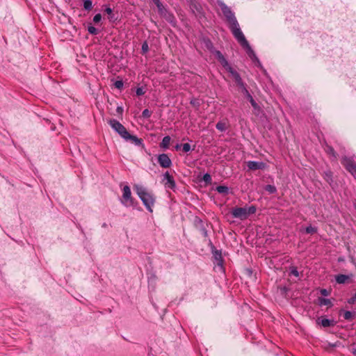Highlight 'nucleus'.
Segmentation results:
<instances>
[{
  "instance_id": "obj_1",
  "label": "nucleus",
  "mask_w": 356,
  "mask_h": 356,
  "mask_svg": "<svg viewBox=\"0 0 356 356\" xmlns=\"http://www.w3.org/2000/svg\"><path fill=\"white\" fill-rule=\"evenodd\" d=\"M217 3L220 8L224 17L229 24V29L231 31L233 36L241 33L242 31L240 28L234 13L222 0H218Z\"/></svg>"
},
{
  "instance_id": "obj_2",
  "label": "nucleus",
  "mask_w": 356,
  "mask_h": 356,
  "mask_svg": "<svg viewBox=\"0 0 356 356\" xmlns=\"http://www.w3.org/2000/svg\"><path fill=\"white\" fill-rule=\"evenodd\" d=\"M134 191L136 192L138 197L149 212H152V207L156 202V197L152 193L147 191L146 188L141 185L135 184Z\"/></svg>"
},
{
  "instance_id": "obj_3",
  "label": "nucleus",
  "mask_w": 356,
  "mask_h": 356,
  "mask_svg": "<svg viewBox=\"0 0 356 356\" xmlns=\"http://www.w3.org/2000/svg\"><path fill=\"white\" fill-rule=\"evenodd\" d=\"M234 37L238 41V42L241 44V46L243 49H245L248 56L252 60V62L255 64V65L260 68H263L260 60H259L255 52L252 49L249 42L246 40L243 33L241 31V33H238L237 35H234Z\"/></svg>"
},
{
  "instance_id": "obj_4",
  "label": "nucleus",
  "mask_w": 356,
  "mask_h": 356,
  "mask_svg": "<svg viewBox=\"0 0 356 356\" xmlns=\"http://www.w3.org/2000/svg\"><path fill=\"white\" fill-rule=\"evenodd\" d=\"M120 202L126 207H132L134 209L142 211L141 207L139 206V202L132 197L131 188L129 186L126 185L122 188V197Z\"/></svg>"
},
{
  "instance_id": "obj_5",
  "label": "nucleus",
  "mask_w": 356,
  "mask_h": 356,
  "mask_svg": "<svg viewBox=\"0 0 356 356\" xmlns=\"http://www.w3.org/2000/svg\"><path fill=\"white\" fill-rule=\"evenodd\" d=\"M189 8L193 14L199 19L205 17V13L201 3L197 0H188Z\"/></svg>"
},
{
  "instance_id": "obj_6",
  "label": "nucleus",
  "mask_w": 356,
  "mask_h": 356,
  "mask_svg": "<svg viewBox=\"0 0 356 356\" xmlns=\"http://www.w3.org/2000/svg\"><path fill=\"white\" fill-rule=\"evenodd\" d=\"M108 124L111 127L117 132L124 140L129 133L125 127L118 120L115 119H111L108 121Z\"/></svg>"
},
{
  "instance_id": "obj_7",
  "label": "nucleus",
  "mask_w": 356,
  "mask_h": 356,
  "mask_svg": "<svg viewBox=\"0 0 356 356\" xmlns=\"http://www.w3.org/2000/svg\"><path fill=\"white\" fill-rule=\"evenodd\" d=\"M341 163L348 172L356 177V163L353 158L345 156L341 160Z\"/></svg>"
},
{
  "instance_id": "obj_8",
  "label": "nucleus",
  "mask_w": 356,
  "mask_h": 356,
  "mask_svg": "<svg viewBox=\"0 0 356 356\" xmlns=\"http://www.w3.org/2000/svg\"><path fill=\"white\" fill-rule=\"evenodd\" d=\"M211 252L212 254L213 264L219 267L220 270H224V259L222 256V250L216 249Z\"/></svg>"
},
{
  "instance_id": "obj_9",
  "label": "nucleus",
  "mask_w": 356,
  "mask_h": 356,
  "mask_svg": "<svg viewBox=\"0 0 356 356\" xmlns=\"http://www.w3.org/2000/svg\"><path fill=\"white\" fill-rule=\"evenodd\" d=\"M213 55L215 56L218 63L226 71L229 72L233 69L227 58L224 56L220 51L218 50V51H216Z\"/></svg>"
},
{
  "instance_id": "obj_10",
  "label": "nucleus",
  "mask_w": 356,
  "mask_h": 356,
  "mask_svg": "<svg viewBox=\"0 0 356 356\" xmlns=\"http://www.w3.org/2000/svg\"><path fill=\"white\" fill-rule=\"evenodd\" d=\"M157 161L159 165L163 168H169L172 163L167 154L162 153L158 155Z\"/></svg>"
},
{
  "instance_id": "obj_11",
  "label": "nucleus",
  "mask_w": 356,
  "mask_h": 356,
  "mask_svg": "<svg viewBox=\"0 0 356 356\" xmlns=\"http://www.w3.org/2000/svg\"><path fill=\"white\" fill-rule=\"evenodd\" d=\"M247 167L249 170L254 171L257 170H265L268 168V165L263 161H248L247 162Z\"/></svg>"
},
{
  "instance_id": "obj_12",
  "label": "nucleus",
  "mask_w": 356,
  "mask_h": 356,
  "mask_svg": "<svg viewBox=\"0 0 356 356\" xmlns=\"http://www.w3.org/2000/svg\"><path fill=\"white\" fill-rule=\"evenodd\" d=\"M316 323L317 325H321L323 327H330L337 324V321L334 319L327 318L325 316L317 318Z\"/></svg>"
},
{
  "instance_id": "obj_13",
  "label": "nucleus",
  "mask_w": 356,
  "mask_h": 356,
  "mask_svg": "<svg viewBox=\"0 0 356 356\" xmlns=\"http://www.w3.org/2000/svg\"><path fill=\"white\" fill-rule=\"evenodd\" d=\"M233 218H238L241 220L248 218L246 213V207H235L232 211Z\"/></svg>"
},
{
  "instance_id": "obj_14",
  "label": "nucleus",
  "mask_w": 356,
  "mask_h": 356,
  "mask_svg": "<svg viewBox=\"0 0 356 356\" xmlns=\"http://www.w3.org/2000/svg\"><path fill=\"white\" fill-rule=\"evenodd\" d=\"M200 40L201 42L204 45L205 48L208 51H209V52L211 54H212L213 55L216 53V51H218L214 47L211 40L209 37L205 36V35H202L200 37Z\"/></svg>"
},
{
  "instance_id": "obj_15",
  "label": "nucleus",
  "mask_w": 356,
  "mask_h": 356,
  "mask_svg": "<svg viewBox=\"0 0 356 356\" xmlns=\"http://www.w3.org/2000/svg\"><path fill=\"white\" fill-rule=\"evenodd\" d=\"M194 226L196 229H197L203 235L204 237L208 236V232L207 228L205 227L202 220L198 217L195 216L194 218Z\"/></svg>"
},
{
  "instance_id": "obj_16",
  "label": "nucleus",
  "mask_w": 356,
  "mask_h": 356,
  "mask_svg": "<svg viewBox=\"0 0 356 356\" xmlns=\"http://www.w3.org/2000/svg\"><path fill=\"white\" fill-rule=\"evenodd\" d=\"M104 13L108 15V19L110 22L115 23L118 20L119 16L118 12L114 13L109 5H104Z\"/></svg>"
},
{
  "instance_id": "obj_17",
  "label": "nucleus",
  "mask_w": 356,
  "mask_h": 356,
  "mask_svg": "<svg viewBox=\"0 0 356 356\" xmlns=\"http://www.w3.org/2000/svg\"><path fill=\"white\" fill-rule=\"evenodd\" d=\"M126 141H130L134 143L136 146L145 147V145L143 143V140L142 138H138L135 135H132L130 133L128 134L126 138L124 139Z\"/></svg>"
},
{
  "instance_id": "obj_18",
  "label": "nucleus",
  "mask_w": 356,
  "mask_h": 356,
  "mask_svg": "<svg viewBox=\"0 0 356 356\" xmlns=\"http://www.w3.org/2000/svg\"><path fill=\"white\" fill-rule=\"evenodd\" d=\"M164 179L166 180L165 186L166 188H170L172 190H175L176 188V183L173 178V177L170 175V173L167 171L163 175Z\"/></svg>"
},
{
  "instance_id": "obj_19",
  "label": "nucleus",
  "mask_w": 356,
  "mask_h": 356,
  "mask_svg": "<svg viewBox=\"0 0 356 356\" xmlns=\"http://www.w3.org/2000/svg\"><path fill=\"white\" fill-rule=\"evenodd\" d=\"M172 27L175 28L177 26V21L174 14L168 10L162 16Z\"/></svg>"
},
{
  "instance_id": "obj_20",
  "label": "nucleus",
  "mask_w": 356,
  "mask_h": 356,
  "mask_svg": "<svg viewBox=\"0 0 356 356\" xmlns=\"http://www.w3.org/2000/svg\"><path fill=\"white\" fill-rule=\"evenodd\" d=\"M245 97L250 102L251 106L253 107L254 110H260V106L254 99L251 94L248 90H245L244 93H243Z\"/></svg>"
},
{
  "instance_id": "obj_21",
  "label": "nucleus",
  "mask_w": 356,
  "mask_h": 356,
  "mask_svg": "<svg viewBox=\"0 0 356 356\" xmlns=\"http://www.w3.org/2000/svg\"><path fill=\"white\" fill-rule=\"evenodd\" d=\"M350 275L338 274L335 276V281L337 284H345L351 277Z\"/></svg>"
},
{
  "instance_id": "obj_22",
  "label": "nucleus",
  "mask_w": 356,
  "mask_h": 356,
  "mask_svg": "<svg viewBox=\"0 0 356 356\" xmlns=\"http://www.w3.org/2000/svg\"><path fill=\"white\" fill-rule=\"evenodd\" d=\"M339 315H343V318L346 321H352L355 316V312L351 311H345L343 309L339 310Z\"/></svg>"
},
{
  "instance_id": "obj_23",
  "label": "nucleus",
  "mask_w": 356,
  "mask_h": 356,
  "mask_svg": "<svg viewBox=\"0 0 356 356\" xmlns=\"http://www.w3.org/2000/svg\"><path fill=\"white\" fill-rule=\"evenodd\" d=\"M323 177L325 181L327 182L330 186H332V184L334 183L333 172L330 170L325 171Z\"/></svg>"
},
{
  "instance_id": "obj_24",
  "label": "nucleus",
  "mask_w": 356,
  "mask_h": 356,
  "mask_svg": "<svg viewBox=\"0 0 356 356\" xmlns=\"http://www.w3.org/2000/svg\"><path fill=\"white\" fill-rule=\"evenodd\" d=\"M229 73L234 79L236 85H238L239 83L243 81L240 74L235 70L232 69L231 71L229 72Z\"/></svg>"
},
{
  "instance_id": "obj_25",
  "label": "nucleus",
  "mask_w": 356,
  "mask_h": 356,
  "mask_svg": "<svg viewBox=\"0 0 356 356\" xmlns=\"http://www.w3.org/2000/svg\"><path fill=\"white\" fill-rule=\"evenodd\" d=\"M229 73L234 79L236 85H238L239 83L243 81L240 74L235 70L232 69L231 71L229 72Z\"/></svg>"
},
{
  "instance_id": "obj_26",
  "label": "nucleus",
  "mask_w": 356,
  "mask_h": 356,
  "mask_svg": "<svg viewBox=\"0 0 356 356\" xmlns=\"http://www.w3.org/2000/svg\"><path fill=\"white\" fill-rule=\"evenodd\" d=\"M318 302L320 306L326 305L328 307H332L334 305L330 299L325 298L323 297H319L318 298Z\"/></svg>"
},
{
  "instance_id": "obj_27",
  "label": "nucleus",
  "mask_w": 356,
  "mask_h": 356,
  "mask_svg": "<svg viewBox=\"0 0 356 356\" xmlns=\"http://www.w3.org/2000/svg\"><path fill=\"white\" fill-rule=\"evenodd\" d=\"M215 190L220 194L228 195L229 193V188L225 185H219L216 187Z\"/></svg>"
},
{
  "instance_id": "obj_28",
  "label": "nucleus",
  "mask_w": 356,
  "mask_h": 356,
  "mask_svg": "<svg viewBox=\"0 0 356 356\" xmlns=\"http://www.w3.org/2000/svg\"><path fill=\"white\" fill-rule=\"evenodd\" d=\"M170 140L171 138L169 136H165V137H163L161 143H160V147L163 149H168L170 146Z\"/></svg>"
},
{
  "instance_id": "obj_29",
  "label": "nucleus",
  "mask_w": 356,
  "mask_h": 356,
  "mask_svg": "<svg viewBox=\"0 0 356 356\" xmlns=\"http://www.w3.org/2000/svg\"><path fill=\"white\" fill-rule=\"evenodd\" d=\"M200 181H204L205 186H208L211 184L212 183V178L209 173L207 172L203 175V176L200 178Z\"/></svg>"
},
{
  "instance_id": "obj_30",
  "label": "nucleus",
  "mask_w": 356,
  "mask_h": 356,
  "mask_svg": "<svg viewBox=\"0 0 356 356\" xmlns=\"http://www.w3.org/2000/svg\"><path fill=\"white\" fill-rule=\"evenodd\" d=\"M83 9L86 11H90L92 8V0H82Z\"/></svg>"
},
{
  "instance_id": "obj_31",
  "label": "nucleus",
  "mask_w": 356,
  "mask_h": 356,
  "mask_svg": "<svg viewBox=\"0 0 356 356\" xmlns=\"http://www.w3.org/2000/svg\"><path fill=\"white\" fill-rule=\"evenodd\" d=\"M87 31L88 33L92 35H96L99 34V31L95 26H93L91 24H90L87 27Z\"/></svg>"
},
{
  "instance_id": "obj_32",
  "label": "nucleus",
  "mask_w": 356,
  "mask_h": 356,
  "mask_svg": "<svg viewBox=\"0 0 356 356\" xmlns=\"http://www.w3.org/2000/svg\"><path fill=\"white\" fill-rule=\"evenodd\" d=\"M325 151L327 154L332 156L334 159L337 158V154L332 146L327 145Z\"/></svg>"
},
{
  "instance_id": "obj_33",
  "label": "nucleus",
  "mask_w": 356,
  "mask_h": 356,
  "mask_svg": "<svg viewBox=\"0 0 356 356\" xmlns=\"http://www.w3.org/2000/svg\"><path fill=\"white\" fill-rule=\"evenodd\" d=\"M265 191L268 192L270 194H274L277 192V188L274 185L267 184L264 186Z\"/></svg>"
},
{
  "instance_id": "obj_34",
  "label": "nucleus",
  "mask_w": 356,
  "mask_h": 356,
  "mask_svg": "<svg viewBox=\"0 0 356 356\" xmlns=\"http://www.w3.org/2000/svg\"><path fill=\"white\" fill-rule=\"evenodd\" d=\"M318 231V229L316 227H313L312 225H309L306 227L305 228V233L309 234H314L316 233Z\"/></svg>"
},
{
  "instance_id": "obj_35",
  "label": "nucleus",
  "mask_w": 356,
  "mask_h": 356,
  "mask_svg": "<svg viewBox=\"0 0 356 356\" xmlns=\"http://www.w3.org/2000/svg\"><path fill=\"white\" fill-rule=\"evenodd\" d=\"M256 211L257 207L254 205H251L249 207H246L247 216L248 217L249 216L255 213Z\"/></svg>"
},
{
  "instance_id": "obj_36",
  "label": "nucleus",
  "mask_w": 356,
  "mask_h": 356,
  "mask_svg": "<svg viewBox=\"0 0 356 356\" xmlns=\"http://www.w3.org/2000/svg\"><path fill=\"white\" fill-rule=\"evenodd\" d=\"M216 128L218 131L223 132L226 130L225 123L220 121V122H217V124H216Z\"/></svg>"
},
{
  "instance_id": "obj_37",
  "label": "nucleus",
  "mask_w": 356,
  "mask_h": 356,
  "mask_svg": "<svg viewBox=\"0 0 356 356\" xmlns=\"http://www.w3.org/2000/svg\"><path fill=\"white\" fill-rule=\"evenodd\" d=\"M289 270H290V272H289L290 275H293V276H295L296 277H299L300 273H299V272H298V270L297 269V267L293 266H290L289 267Z\"/></svg>"
},
{
  "instance_id": "obj_38",
  "label": "nucleus",
  "mask_w": 356,
  "mask_h": 356,
  "mask_svg": "<svg viewBox=\"0 0 356 356\" xmlns=\"http://www.w3.org/2000/svg\"><path fill=\"white\" fill-rule=\"evenodd\" d=\"M158 9L159 14L162 16L165 13H167L168 11V9H167L163 3L160 4L159 6H156Z\"/></svg>"
},
{
  "instance_id": "obj_39",
  "label": "nucleus",
  "mask_w": 356,
  "mask_h": 356,
  "mask_svg": "<svg viewBox=\"0 0 356 356\" xmlns=\"http://www.w3.org/2000/svg\"><path fill=\"white\" fill-rule=\"evenodd\" d=\"M149 51V46L147 42L145 40L143 42L142 47H141V54H145Z\"/></svg>"
},
{
  "instance_id": "obj_40",
  "label": "nucleus",
  "mask_w": 356,
  "mask_h": 356,
  "mask_svg": "<svg viewBox=\"0 0 356 356\" xmlns=\"http://www.w3.org/2000/svg\"><path fill=\"white\" fill-rule=\"evenodd\" d=\"M152 112L147 108L143 111L141 117L145 119H148L151 117Z\"/></svg>"
},
{
  "instance_id": "obj_41",
  "label": "nucleus",
  "mask_w": 356,
  "mask_h": 356,
  "mask_svg": "<svg viewBox=\"0 0 356 356\" xmlns=\"http://www.w3.org/2000/svg\"><path fill=\"white\" fill-rule=\"evenodd\" d=\"M145 88L143 86L138 87L136 89V94L138 97L142 96L145 93Z\"/></svg>"
},
{
  "instance_id": "obj_42",
  "label": "nucleus",
  "mask_w": 356,
  "mask_h": 356,
  "mask_svg": "<svg viewBox=\"0 0 356 356\" xmlns=\"http://www.w3.org/2000/svg\"><path fill=\"white\" fill-rule=\"evenodd\" d=\"M113 86L115 88L122 90L124 86V83L122 80H117L114 82Z\"/></svg>"
},
{
  "instance_id": "obj_43",
  "label": "nucleus",
  "mask_w": 356,
  "mask_h": 356,
  "mask_svg": "<svg viewBox=\"0 0 356 356\" xmlns=\"http://www.w3.org/2000/svg\"><path fill=\"white\" fill-rule=\"evenodd\" d=\"M182 151L184 153H188L192 150L191 146L189 143H184L182 144Z\"/></svg>"
},
{
  "instance_id": "obj_44",
  "label": "nucleus",
  "mask_w": 356,
  "mask_h": 356,
  "mask_svg": "<svg viewBox=\"0 0 356 356\" xmlns=\"http://www.w3.org/2000/svg\"><path fill=\"white\" fill-rule=\"evenodd\" d=\"M236 86L239 88L242 93H244L245 90H248L247 88V84L244 81Z\"/></svg>"
},
{
  "instance_id": "obj_45",
  "label": "nucleus",
  "mask_w": 356,
  "mask_h": 356,
  "mask_svg": "<svg viewBox=\"0 0 356 356\" xmlns=\"http://www.w3.org/2000/svg\"><path fill=\"white\" fill-rule=\"evenodd\" d=\"M102 18V15L100 13H97V14L95 15V16L93 17V19H92L93 22L95 24H98L101 22Z\"/></svg>"
},
{
  "instance_id": "obj_46",
  "label": "nucleus",
  "mask_w": 356,
  "mask_h": 356,
  "mask_svg": "<svg viewBox=\"0 0 356 356\" xmlns=\"http://www.w3.org/2000/svg\"><path fill=\"white\" fill-rule=\"evenodd\" d=\"M330 292H331V291L327 290V289H320V293L321 294V296H325V297L330 296Z\"/></svg>"
},
{
  "instance_id": "obj_47",
  "label": "nucleus",
  "mask_w": 356,
  "mask_h": 356,
  "mask_svg": "<svg viewBox=\"0 0 356 356\" xmlns=\"http://www.w3.org/2000/svg\"><path fill=\"white\" fill-rule=\"evenodd\" d=\"M347 302L350 305L356 304V293L351 298L347 300Z\"/></svg>"
},
{
  "instance_id": "obj_48",
  "label": "nucleus",
  "mask_w": 356,
  "mask_h": 356,
  "mask_svg": "<svg viewBox=\"0 0 356 356\" xmlns=\"http://www.w3.org/2000/svg\"><path fill=\"white\" fill-rule=\"evenodd\" d=\"M123 111H124V108H123V107L122 106H118L116 108V112H117V113L118 114V115L120 116V118H122Z\"/></svg>"
},
{
  "instance_id": "obj_49",
  "label": "nucleus",
  "mask_w": 356,
  "mask_h": 356,
  "mask_svg": "<svg viewBox=\"0 0 356 356\" xmlns=\"http://www.w3.org/2000/svg\"><path fill=\"white\" fill-rule=\"evenodd\" d=\"M289 291V289L286 286L280 288V292L282 296H286Z\"/></svg>"
},
{
  "instance_id": "obj_50",
  "label": "nucleus",
  "mask_w": 356,
  "mask_h": 356,
  "mask_svg": "<svg viewBox=\"0 0 356 356\" xmlns=\"http://www.w3.org/2000/svg\"><path fill=\"white\" fill-rule=\"evenodd\" d=\"M190 104L191 105H193V106H195V107H199L200 105L199 101L197 99H191V102H190Z\"/></svg>"
},
{
  "instance_id": "obj_51",
  "label": "nucleus",
  "mask_w": 356,
  "mask_h": 356,
  "mask_svg": "<svg viewBox=\"0 0 356 356\" xmlns=\"http://www.w3.org/2000/svg\"><path fill=\"white\" fill-rule=\"evenodd\" d=\"M208 246L210 248L211 252L216 249V248L213 244V243L210 238H209V240H208Z\"/></svg>"
},
{
  "instance_id": "obj_52",
  "label": "nucleus",
  "mask_w": 356,
  "mask_h": 356,
  "mask_svg": "<svg viewBox=\"0 0 356 356\" xmlns=\"http://www.w3.org/2000/svg\"><path fill=\"white\" fill-rule=\"evenodd\" d=\"M152 1L156 6H159L160 4L162 3L161 0H152Z\"/></svg>"
},
{
  "instance_id": "obj_53",
  "label": "nucleus",
  "mask_w": 356,
  "mask_h": 356,
  "mask_svg": "<svg viewBox=\"0 0 356 356\" xmlns=\"http://www.w3.org/2000/svg\"><path fill=\"white\" fill-rule=\"evenodd\" d=\"M182 147V144H177L175 147L177 150L179 149Z\"/></svg>"
},
{
  "instance_id": "obj_54",
  "label": "nucleus",
  "mask_w": 356,
  "mask_h": 356,
  "mask_svg": "<svg viewBox=\"0 0 356 356\" xmlns=\"http://www.w3.org/2000/svg\"><path fill=\"white\" fill-rule=\"evenodd\" d=\"M353 207H354V209H355V211H356V199H354V200H353Z\"/></svg>"
},
{
  "instance_id": "obj_55",
  "label": "nucleus",
  "mask_w": 356,
  "mask_h": 356,
  "mask_svg": "<svg viewBox=\"0 0 356 356\" xmlns=\"http://www.w3.org/2000/svg\"><path fill=\"white\" fill-rule=\"evenodd\" d=\"M102 227L103 228H106L108 227V225L106 223V222H104L102 225Z\"/></svg>"
},
{
  "instance_id": "obj_56",
  "label": "nucleus",
  "mask_w": 356,
  "mask_h": 356,
  "mask_svg": "<svg viewBox=\"0 0 356 356\" xmlns=\"http://www.w3.org/2000/svg\"><path fill=\"white\" fill-rule=\"evenodd\" d=\"M352 353H353L355 356H356V348H355V349H354V350L352 351Z\"/></svg>"
},
{
  "instance_id": "obj_57",
  "label": "nucleus",
  "mask_w": 356,
  "mask_h": 356,
  "mask_svg": "<svg viewBox=\"0 0 356 356\" xmlns=\"http://www.w3.org/2000/svg\"><path fill=\"white\" fill-rule=\"evenodd\" d=\"M248 273H249V274H252V270H251L248 269Z\"/></svg>"
},
{
  "instance_id": "obj_58",
  "label": "nucleus",
  "mask_w": 356,
  "mask_h": 356,
  "mask_svg": "<svg viewBox=\"0 0 356 356\" xmlns=\"http://www.w3.org/2000/svg\"><path fill=\"white\" fill-rule=\"evenodd\" d=\"M79 228L81 229V232H82V233L83 234L84 232H83V229H81V227H79Z\"/></svg>"
}]
</instances>
